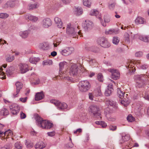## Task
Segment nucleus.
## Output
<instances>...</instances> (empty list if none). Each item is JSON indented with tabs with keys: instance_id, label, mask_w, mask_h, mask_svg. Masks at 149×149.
I'll use <instances>...</instances> for the list:
<instances>
[{
	"instance_id": "obj_61",
	"label": "nucleus",
	"mask_w": 149,
	"mask_h": 149,
	"mask_svg": "<svg viewBox=\"0 0 149 149\" xmlns=\"http://www.w3.org/2000/svg\"><path fill=\"white\" fill-rule=\"evenodd\" d=\"M101 122L100 125H101L103 127H105L107 126V124L104 121H101Z\"/></svg>"
},
{
	"instance_id": "obj_2",
	"label": "nucleus",
	"mask_w": 149,
	"mask_h": 149,
	"mask_svg": "<svg viewBox=\"0 0 149 149\" xmlns=\"http://www.w3.org/2000/svg\"><path fill=\"white\" fill-rule=\"evenodd\" d=\"M145 75L141 74L136 77V86L138 88L144 87L146 84L149 85V79L146 81H145Z\"/></svg>"
},
{
	"instance_id": "obj_3",
	"label": "nucleus",
	"mask_w": 149,
	"mask_h": 149,
	"mask_svg": "<svg viewBox=\"0 0 149 149\" xmlns=\"http://www.w3.org/2000/svg\"><path fill=\"white\" fill-rule=\"evenodd\" d=\"M90 83L87 80H84L79 82V90L82 92H85L88 91L91 88Z\"/></svg>"
},
{
	"instance_id": "obj_52",
	"label": "nucleus",
	"mask_w": 149,
	"mask_h": 149,
	"mask_svg": "<svg viewBox=\"0 0 149 149\" xmlns=\"http://www.w3.org/2000/svg\"><path fill=\"white\" fill-rule=\"evenodd\" d=\"M65 80H67L68 81L70 82H74V80L71 77H67L64 78Z\"/></svg>"
},
{
	"instance_id": "obj_12",
	"label": "nucleus",
	"mask_w": 149,
	"mask_h": 149,
	"mask_svg": "<svg viewBox=\"0 0 149 149\" xmlns=\"http://www.w3.org/2000/svg\"><path fill=\"white\" fill-rule=\"evenodd\" d=\"M20 72L21 73H25L29 70L28 65L25 63H20L19 65Z\"/></svg>"
},
{
	"instance_id": "obj_57",
	"label": "nucleus",
	"mask_w": 149,
	"mask_h": 149,
	"mask_svg": "<svg viewBox=\"0 0 149 149\" xmlns=\"http://www.w3.org/2000/svg\"><path fill=\"white\" fill-rule=\"evenodd\" d=\"M117 128V127L115 125H111L109 127V129L110 130L112 131L115 130Z\"/></svg>"
},
{
	"instance_id": "obj_36",
	"label": "nucleus",
	"mask_w": 149,
	"mask_h": 149,
	"mask_svg": "<svg viewBox=\"0 0 149 149\" xmlns=\"http://www.w3.org/2000/svg\"><path fill=\"white\" fill-rule=\"evenodd\" d=\"M89 50L95 53H97L99 51V49L97 47L92 46L89 48Z\"/></svg>"
},
{
	"instance_id": "obj_11",
	"label": "nucleus",
	"mask_w": 149,
	"mask_h": 149,
	"mask_svg": "<svg viewBox=\"0 0 149 149\" xmlns=\"http://www.w3.org/2000/svg\"><path fill=\"white\" fill-rule=\"evenodd\" d=\"M93 26L92 22L89 20H85L83 25L84 28L86 31L91 29H92Z\"/></svg>"
},
{
	"instance_id": "obj_37",
	"label": "nucleus",
	"mask_w": 149,
	"mask_h": 149,
	"mask_svg": "<svg viewBox=\"0 0 149 149\" xmlns=\"http://www.w3.org/2000/svg\"><path fill=\"white\" fill-rule=\"evenodd\" d=\"M83 3L84 6L90 8L91 6V3L88 0H83Z\"/></svg>"
},
{
	"instance_id": "obj_25",
	"label": "nucleus",
	"mask_w": 149,
	"mask_h": 149,
	"mask_svg": "<svg viewBox=\"0 0 149 149\" xmlns=\"http://www.w3.org/2000/svg\"><path fill=\"white\" fill-rule=\"evenodd\" d=\"M135 22L137 24H143L145 22L144 19L141 17H138L135 20Z\"/></svg>"
},
{
	"instance_id": "obj_42",
	"label": "nucleus",
	"mask_w": 149,
	"mask_h": 149,
	"mask_svg": "<svg viewBox=\"0 0 149 149\" xmlns=\"http://www.w3.org/2000/svg\"><path fill=\"white\" fill-rule=\"evenodd\" d=\"M127 120L130 122H132L135 120L134 118L131 114L129 115L127 117Z\"/></svg>"
},
{
	"instance_id": "obj_6",
	"label": "nucleus",
	"mask_w": 149,
	"mask_h": 149,
	"mask_svg": "<svg viewBox=\"0 0 149 149\" xmlns=\"http://www.w3.org/2000/svg\"><path fill=\"white\" fill-rule=\"evenodd\" d=\"M89 112L93 113L94 116L97 118L100 116V114L99 108L97 106L92 105L89 107Z\"/></svg>"
},
{
	"instance_id": "obj_44",
	"label": "nucleus",
	"mask_w": 149,
	"mask_h": 149,
	"mask_svg": "<svg viewBox=\"0 0 149 149\" xmlns=\"http://www.w3.org/2000/svg\"><path fill=\"white\" fill-rule=\"evenodd\" d=\"M125 42L127 43H129L130 42L129 34L127 33H126L125 34Z\"/></svg>"
},
{
	"instance_id": "obj_32",
	"label": "nucleus",
	"mask_w": 149,
	"mask_h": 149,
	"mask_svg": "<svg viewBox=\"0 0 149 149\" xmlns=\"http://www.w3.org/2000/svg\"><path fill=\"white\" fill-rule=\"evenodd\" d=\"M67 63L65 61L60 62L59 63V72H62V71L64 68L65 66H66Z\"/></svg>"
},
{
	"instance_id": "obj_43",
	"label": "nucleus",
	"mask_w": 149,
	"mask_h": 149,
	"mask_svg": "<svg viewBox=\"0 0 149 149\" xmlns=\"http://www.w3.org/2000/svg\"><path fill=\"white\" fill-rule=\"evenodd\" d=\"M15 148L17 149H21L22 146L20 142H17L14 144Z\"/></svg>"
},
{
	"instance_id": "obj_9",
	"label": "nucleus",
	"mask_w": 149,
	"mask_h": 149,
	"mask_svg": "<svg viewBox=\"0 0 149 149\" xmlns=\"http://www.w3.org/2000/svg\"><path fill=\"white\" fill-rule=\"evenodd\" d=\"M74 51L72 47H66L65 49L62 50L61 52V54L63 56H67L71 54Z\"/></svg>"
},
{
	"instance_id": "obj_19",
	"label": "nucleus",
	"mask_w": 149,
	"mask_h": 149,
	"mask_svg": "<svg viewBox=\"0 0 149 149\" xmlns=\"http://www.w3.org/2000/svg\"><path fill=\"white\" fill-rule=\"evenodd\" d=\"M138 38L139 40L145 42H149V35L143 36L138 35Z\"/></svg>"
},
{
	"instance_id": "obj_53",
	"label": "nucleus",
	"mask_w": 149,
	"mask_h": 149,
	"mask_svg": "<svg viewBox=\"0 0 149 149\" xmlns=\"http://www.w3.org/2000/svg\"><path fill=\"white\" fill-rule=\"evenodd\" d=\"M59 102V101L55 100H50V102L54 104L56 107L58 105Z\"/></svg>"
},
{
	"instance_id": "obj_48",
	"label": "nucleus",
	"mask_w": 149,
	"mask_h": 149,
	"mask_svg": "<svg viewBox=\"0 0 149 149\" xmlns=\"http://www.w3.org/2000/svg\"><path fill=\"white\" fill-rule=\"evenodd\" d=\"M52 61L51 60H47L43 61V65H50L52 64Z\"/></svg>"
},
{
	"instance_id": "obj_51",
	"label": "nucleus",
	"mask_w": 149,
	"mask_h": 149,
	"mask_svg": "<svg viewBox=\"0 0 149 149\" xmlns=\"http://www.w3.org/2000/svg\"><path fill=\"white\" fill-rule=\"evenodd\" d=\"M104 19L105 23H109L110 21V17L108 15H105L104 16Z\"/></svg>"
},
{
	"instance_id": "obj_47",
	"label": "nucleus",
	"mask_w": 149,
	"mask_h": 149,
	"mask_svg": "<svg viewBox=\"0 0 149 149\" xmlns=\"http://www.w3.org/2000/svg\"><path fill=\"white\" fill-rule=\"evenodd\" d=\"M122 138L125 141H128L130 139V136L129 134H125V136L123 134L122 136Z\"/></svg>"
},
{
	"instance_id": "obj_27",
	"label": "nucleus",
	"mask_w": 149,
	"mask_h": 149,
	"mask_svg": "<svg viewBox=\"0 0 149 149\" xmlns=\"http://www.w3.org/2000/svg\"><path fill=\"white\" fill-rule=\"evenodd\" d=\"M93 93L96 96H101L102 95V93L100 90V87L98 86L95 88Z\"/></svg>"
},
{
	"instance_id": "obj_31",
	"label": "nucleus",
	"mask_w": 149,
	"mask_h": 149,
	"mask_svg": "<svg viewBox=\"0 0 149 149\" xmlns=\"http://www.w3.org/2000/svg\"><path fill=\"white\" fill-rule=\"evenodd\" d=\"M106 103L107 104L115 108H116L117 107V106H116V102L112 100H108L107 101Z\"/></svg>"
},
{
	"instance_id": "obj_55",
	"label": "nucleus",
	"mask_w": 149,
	"mask_h": 149,
	"mask_svg": "<svg viewBox=\"0 0 149 149\" xmlns=\"http://www.w3.org/2000/svg\"><path fill=\"white\" fill-rule=\"evenodd\" d=\"M143 53L141 52H136L135 54V56L137 57H140L142 56Z\"/></svg>"
},
{
	"instance_id": "obj_56",
	"label": "nucleus",
	"mask_w": 149,
	"mask_h": 149,
	"mask_svg": "<svg viewBox=\"0 0 149 149\" xmlns=\"http://www.w3.org/2000/svg\"><path fill=\"white\" fill-rule=\"evenodd\" d=\"M47 134L49 136H53L55 135V132L54 131H53L51 132H48Z\"/></svg>"
},
{
	"instance_id": "obj_33",
	"label": "nucleus",
	"mask_w": 149,
	"mask_h": 149,
	"mask_svg": "<svg viewBox=\"0 0 149 149\" xmlns=\"http://www.w3.org/2000/svg\"><path fill=\"white\" fill-rule=\"evenodd\" d=\"M39 60L40 58L38 57L37 58L32 57L30 58L29 61L31 63L36 64V63Z\"/></svg>"
},
{
	"instance_id": "obj_64",
	"label": "nucleus",
	"mask_w": 149,
	"mask_h": 149,
	"mask_svg": "<svg viewBox=\"0 0 149 149\" xmlns=\"http://www.w3.org/2000/svg\"><path fill=\"white\" fill-rule=\"evenodd\" d=\"M27 98V97H25V98H20L19 99L20 101L22 102H25L26 101Z\"/></svg>"
},
{
	"instance_id": "obj_1",
	"label": "nucleus",
	"mask_w": 149,
	"mask_h": 149,
	"mask_svg": "<svg viewBox=\"0 0 149 149\" xmlns=\"http://www.w3.org/2000/svg\"><path fill=\"white\" fill-rule=\"evenodd\" d=\"M34 117L37 125L42 129L47 130L53 127L54 125L52 123L47 120H43L38 114H35Z\"/></svg>"
},
{
	"instance_id": "obj_16",
	"label": "nucleus",
	"mask_w": 149,
	"mask_h": 149,
	"mask_svg": "<svg viewBox=\"0 0 149 149\" xmlns=\"http://www.w3.org/2000/svg\"><path fill=\"white\" fill-rule=\"evenodd\" d=\"M45 147V144L42 141L37 142L35 145V147L36 149H42Z\"/></svg>"
},
{
	"instance_id": "obj_20",
	"label": "nucleus",
	"mask_w": 149,
	"mask_h": 149,
	"mask_svg": "<svg viewBox=\"0 0 149 149\" xmlns=\"http://www.w3.org/2000/svg\"><path fill=\"white\" fill-rule=\"evenodd\" d=\"M54 20L55 23L57 24V26L58 28H61L62 27L63 23L60 18L58 17H55Z\"/></svg>"
},
{
	"instance_id": "obj_63",
	"label": "nucleus",
	"mask_w": 149,
	"mask_h": 149,
	"mask_svg": "<svg viewBox=\"0 0 149 149\" xmlns=\"http://www.w3.org/2000/svg\"><path fill=\"white\" fill-rule=\"evenodd\" d=\"M60 42L61 41H59L58 40H56V43H53L54 47H57V46L59 45Z\"/></svg>"
},
{
	"instance_id": "obj_4",
	"label": "nucleus",
	"mask_w": 149,
	"mask_h": 149,
	"mask_svg": "<svg viewBox=\"0 0 149 149\" xmlns=\"http://www.w3.org/2000/svg\"><path fill=\"white\" fill-rule=\"evenodd\" d=\"M69 72L70 75L74 76H79L81 75V73H83L82 71L78 67V65L75 64H73L72 65Z\"/></svg>"
},
{
	"instance_id": "obj_15",
	"label": "nucleus",
	"mask_w": 149,
	"mask_h": 149,
	"mask_svg": "<svg viewBox=\"0 0 149 149\" xmlns=\"http://www.w3.org/2000/svg\"><path fill=\"white\" fill-rule=\"evenodd\" d=\"M43 26L44 27L48 28L52 25V21L49 18H46L43 21Z\"/></svg>"
},
{
	"instance_id": "obj_60",
	"label": "nucleus",
	"mask_w": 149,
	"mask_h": 149,
	"mask_svg": "<svg viewBox=\"0 0 149 149\" xmlns=\"http://www.w3.org/2000/svg\"><path fill=\"white\" fill-rule=\"evenodd\" d=\"M115 6V3H113L110 4L109 6V8L110 9L113 10Z\"/></svg>"
},
{
	"instance_id": "obj_26",
	"label": "nucleus",
	"mask_w": 149,
	"mask_h": 149,
	"mask_svg": "<svg viewBox=\"0 0 149 149\" xmlns=\"http://www.w3.org/2000/svg\"><path fill=\"white\" fill-rule=\"evenodd\" d=\"M5 58L7 62H10L14 60L15 57L13 55H11L9 54H8L6 55Z\"/></svg>"
},
{
	"instance_id": "obj_17",
	"label": "nucleus",
	"mask_w": 149,
	"mask_h": 149,
	"mask_svg": "<svg viewBox=\"0 0 149 149\" xmlns=\"http://www.w3.org/2000/svg\"><path fill=\"white\" fill-rule=\"evenodd\" d=\"M57 107L58 109L59 110L63 111L67 108V105L65 103H61L60 102H59Z\"/></svg>"
},
{
	"instance_id": "obj_54",
	"label": "nucleus",
	"mask_w": 149,
	"mask_h": 149,
	"mask_svg": "<svg viewBox=\"0 0 149 149\" xmlns=\"http://www.w3.org/2000/svg\"><path fill=\"white\" fill-rule=\"evenodd\" d=\"M74 146V144L72 142H69L66 145V147L68 148H72Z\"/></svg>"
},
{
	"instance_id": "obj_21",
	"label": "nucleus",
	"mask_w": 149,
	"mask_h": 149,
	"mask_svg": "<svg viewBox=\"0 0 149 149\" xmlns=\"http://www.w3.org/2000/svg\"><path fill=\"white\" fill-rule=\"evenodd\" d=\"M39 47L40 49L43 50H47L49 48V45L45 42L40 43Z\"/></svg>"
},
{
	"instance_id": "obj_59",
	"label": "nucleus",
	"mask_w": 149,
	"mask_h": 149,
	"mask_svg": "<svg viewBox=\"0 0 149 149\" xmlns=\"http://www.w3.org/2000/svg\"><path fill=\"white\" fill-rule=\"evenodd\" d=\"M98 18L100 20L101 23L102 25L104 26H105L106 25L105 23H104L103 22V21L101 17L100 16H99L98 17Z\"/></svg>"
},
{
	"instance_id": "obj_39",
	"label": "nucleus",
	"mask_w": 149,
	"mask_h": 149,
	"mask_svg": "<svg viewBox=\"0 0 149 149\" xmlns=\"http://www.w3.org/2000/svg\"><path fill=\"white\" fill-rule=\"evenodd\" d=\"M99 12L96 10H92L89 13V15H95L96 16L98 15Z\"/></svg>"
},
{
	"instance_id": "obj_13",
	"label": "nucleus",
	"mask_w": 149,
	"mask_h": 149,
	"mask_svg": "<svg viewBox=\"0 0 149 149\" xmlns=\"http://www.w3.org/2000/svg\"><path fill=\"white\" fill-rule=\"evenodd\" d=\"M15 85L16 87L17 93L15 94L14 93L13 94L14 97H17V95L19 93L20 89H21L23 87L22 84L20 82L17 81L15 83Z\"/></svg>"
},
{
	"instance_id": "obj_28",
	"label": "nucleus",
	"mask_w": 149,
	"mask_h": 149,
	"mask_svg": "<svg viewBox=\"0 0 149 149\" xmlns=\"http://www.w3.org/2000/svg\"><path fill=\"white\" fill-rule=\"evenodd\" d=\"M4 137L3 138V140H5V139H6V138H8L7 137L8 136H11L13 134L12 131L10 130H8L4 132ZM2 139L3 140L2 137Z\"/></svg>"
},
{
	"instance_id": "obj_30",
	"label": "nucleus",
	"mask_w": 149,
	"mask_h": 149,
	"mask_svg": "<svg viewBox=\"0 0 149 149\" xmlns=\"http://www.w3.org/2000/svg\"><path fill=\"white\" fill-rule=\"evenodd\" d=\"M125 93L121 91L120 88H118L117 89V95L120 98L122 99L124 97Z\"/></svg>"
},
{
	"instance_id": "obj_58",
	"label": "nucleus",
	"mask_w": 149,
	"mask_h": 149,
	"mask_svg": "<svg viewBox=\"0 0 149 149\" xmlns=\"http://www.w3.org/2000/svg\"><path fill=\"white\" fill-rule=\"evenodd\" d=\"M20 118L21 119H23L25 118L26 117V114L23 113L22 111H21L20 113Z\"/></svg>"
},
{
	"instance_id": "obj_22",
	"label": "nucleus",
	"mask_w": 149,
	"mask_h": 149,
	"mask_svg": "<svg viewBox=\"0 0 149 149\" xmlns=\"http://www.w3.org/2000/svg\"><path fill=\"white\" fill-rule=\"evenodd\" d=\"M30 31L29 30H28L24 31H21L19 34L20 36L22 38H25L27 37Z\"/></svg>"
},
{
	"instance_id": "obj_24",
	"label": "nucleus",
	"mask_w": 149,
	"mask_h": 149,
	"mask_svg": "<svg viewBox=\"0 0 149 149\" xmlns=\"http://www.w3.org/2000/svg\"><path fill=\"white\" fill-rule=\"evenodd\" d=\"M26 17V19H28L33 22H36L38 19L37 17L30 14L27 15Z\"/></svg>"
},
{
	"instance_id": "obj_34",
	"label": "nucleus",
	"mask_w": 149,
	"mask_h": 149,
	"mask_svg": "<svg viewBox=\"0 0 149 149\" xmlns=\"http://www.w3.org/2000/svg\"><path fill=\"white\" fill-rule=\"evenodd\" d=\"M0 114L1 115L7 116L9 114L8 111L6 108H3L1 111Z\"/></svg>"
},
{
	"instance_id": "obj_29",
	"label": "nucleus",
	"mask_w": 149,
	"mask_h": 149,
	"mask_svg": "<svg viewBox=\"0 0 149 149\" xmlns=\"http://www.w3.org/2000/svg\"><path fill=\"white\" fill-rule=\"evenodd\" d=\"M13 67H10L7 68L6 72L8 76H11L13 73Z\"/></svg>"
},
{
	"instance_id": "obj_14",
	"label": "nucleus",
	"mask_w": 149,
	"mask_h": 149,
	"mask_svg": "<svg viewBox=\"0 0 149 149\" xmlns=\"http://www.w3.org/2000/svg\"><path fill=\"white\" fill-rule=\"evenodd\" d=\"M113 86L111 84H109L107 86V88L105 92V95L107 96H109L113 91Z\"/></svg>"
},
{
	"instance_id": "obj_46",
	"label": "nucleus",
	"mask_w": 149,
	"mask_h": 149,
	"mask_svg": "<svg viewBox=\"0 0 149 149\" xmlns=\"http://www.w3.org/2000/svg\"><path fill=\"white\" fill-rule=\"evenodd\" d=\"M7 2L9 7H13L15 5L16 2L15 1H9Z\"/></svg>"
},
{
	"instance_id": "obj_23",
	"label": "nucleus",
	"mask_w": 149,
	"mask_h": 149,
	"mask_svg": "<svg viewBox=\"0 0 149 149\" xmlns=\"http://www.w3.org/2000/svg\"><path fill=\"white\" fill-rule=\"evenodd\" d=\"M120 103L124 106L127 107L130 103V101L128 98H123L122 99H121Z\"/></svg>"
},
{
	"instance_id": "obj_49",
	"label": "nucleus",
	"mask_w": 149,
	"mask_h": 149,
	"mask_svg": "<svg viewBox=\"0 0 149 149\" xmlns=\"http://www.w3.org/2000/svg\"><path fill=\"white\" fill-rule=\"evenodd\" d=\"M97 79L100 82H103V78L102 74L99 73L98 74Z\"/></svg>"
},
{
	"instance_id": "obj_8",
	"label": "nucleus",
	"mask_w": 149,
	"mask_h": 149,
	"mask_svg": "<svg viewBox=\"0 0 149 149\" xmlns=\"http://www.w3.org/2000/svg\"><path fill=\"white\" fill-rule=\"evenodd\" d=\"M9 108L11 113L13 115H16L20 110V107L16 104H13L10 106Z\"/></svg>"
},
{
	"instance_id": "obj_62",
	"label": "nucleus",
	"mask_w": 149,
	"mask_h": 149,
	"mask_svg": "<svg viewBox=\"0 0 149 149\" xmlns=\"http://www.w3.org/2000/svg\"><path fill=\"white\" fill-rule=\"evenodd\" d=\"M26 145L27 147L28 148H31L33 147L31 144L27 142H26Z\"/></svg>"
},
{
	"instance_id": "obj_41",
	"label": "nucleus",
	"mask_w": 149,
	"mask_h": 149,
	"mask_svg": "<svg viewBox=\"0 0 149 149\" xmlns=\"http://www.w3.org/2000/svg\"><path fill=\"white\" fill-rule=\"evenodd\" d=\"M12 145L11 143H7L1 148V149H10L12 148Z\"/></svg>"
},
{
	"instance_id": "obj_7",
	"label": "nucleus",
	"mask_w": 149,
	"mask_h": 149,
	"mask_svg": "<svg viewBox=\"0 0 149 149\" xmlns=\"http://www.w3.org/2000/svg\"><path fill=\"white\" fill-rule=\"evenodd\" d=\"M67 33L70 36L74 38L77 35V33L74 30V28L70 26V24H68L67 26L66 29Z\"/></svg>"
},
{
	"instance_id": "obj_38",
	"label": "nucleus",
	"mask_w": 149,
	"mask_h": 149,
	"mask_svg": "<svg viewBox=\"0 0 149 149\" xmlns=\"http://www.w3.org/2000/svg\"><path fill=\"white\" fill-rule=\"evenodd\" d=\"M82 13L83 10L81 8H77L75 13L77 15H81Z\"/></svg>"
},
{
	"instance_id": "obj_45",
	"label": "nucleus",
	"mask_w": 149,
	"mask_h": 149,
	"mask_svg": "<svg viewBox=\"0 0 149 149\" xmlns=\"http://www.w3.org/2000/svg\"><path fill=\"white\" fill-rule=\"evenodd\" d=\"M9 15L6 13H0V18L1 19H6L8 17Z\"/></svg>"
},
{
	"instance_id": "obj_35",
	"label": "nucleus",
	"mask_w": 149,
	"mask_h": 149,
	"mask_svg": "<svg viewBox=\"0 0 149 149\" xmlns=\"http://www.w3.org/2000/svg\"><path fill=\"white\" fill-rule=\"evenodd\" d=\"M38 7L37 4L36 3H30L28 6V8L30 10H33L37 8Z\"/></svg>"
},
{
	"instance_id": "obj_40",
	"label": "nucleus",
	"mask_w": 149,
	"mask_h": 149,
	"mask_svg": "<svg viewBox=\"0 0 149 149\" xmlns=\"http://www.w3.org/2000/svg\"><path fill=\"white\" fill-rule=\"evenodd\" d=\"M120 41L119 38L117 37H114L112 40V42L113 44L117 45Z\"/></svg>"
},
{
	"instance_id": "obj_18",
	"label": "nucleus",
	"mask_w": 149,
	"mask_h": 149,
	"mask_svg": "<svg viewBox=\"0 0 149 149\" xmlns=\"http://www.w3.org/2000/svg\"><path fill=\"white\" fill-rule=\"evenodd\" d=\"M44 96L45 95L43 91L38 92L36 93L35 95V100L36 101L41 100L44 98Z\"/></svg>"
},
{
	"instance_id": "obj_5",
	"label": "nucleus",
	"mask_w": 149,
	"mask_h": 149,
	"mask_svg": "<svg viewBox=\"0 0 149 149\" xmlns=\"http://www.w3.org/2000/svg\"><path fill=\"white\" fill-rule=\"evenodd\" d=\"M97 42L102 47L104 48H108L111 46L107 40L104 37L98 38Z\"/></svg>"
},
{
	"instance_id": "obj_50",
	"label": "nucleus",
	"mask_w": 149,
	"mask_h": 149,
	"mask_svg": "<svg viewBox=\"0 0 149 149\" xmlns=\"http://www.w3.org/2000/svg\"><path fill=\"white\" fill-rule=\"evenodd\" d=\"M106 117L107 118L108 120L109 121H114L115 120L116 118H114L112 117L111 116H110L109 114H107L106 115Z\"/></svg>"
},
{
	"instance_id": "obj_10",
	"label": "nucleus",
	"mask_w": 149,
	"mask_h": 149,
	"mask_svg": "<svg viewBox=\"0 0 149 149\" xmlns=\"http://www.w3.org/2000/svg\"><path fill=\"white\" fill-rule=\"evenodd\" d=\"M109 70L111 73L112 78L115 80H117L119 78L120 74L118 70L114 69H110Z\"/></svg>"
}]
</instances>
